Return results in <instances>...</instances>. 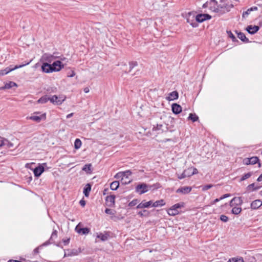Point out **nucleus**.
Returning <instances> with one entry per match:
<instances>
[{
	"mask_svg": "<svg viewBox=\"0 0 262 262\" xmlns=\"http://www.w3.org/2000/svg\"><path fill=\"white\" fill-rule=\"evenodd\" d=\"M57 237V231L56 230H54L53 231V232L51 234L50 239H52L54 238H56Z\"/></svg>",
	"mask_w": 262,
	"mask_h": 262,
	"instance_id": "49",
	"label": "nucleus"
},
{
	"mask_svg": "<svg viewBox=\"0 0 262 262\" xmlns=\"http://www.w3.org/2000/svg\"><path fill=\"white\" fill-rule=\"evenodd\" d=\"M76 231L80 234H87L89 233L90 230L88 228H80L78 224L75 228Z\"/></svg>",
	"mask_w": 262,
	"mask_h": 262,
	"instance_id": "13",
	"label": "nucleus"
},
{
	"mask_svg": "<svg viewBox=\"0 0 262 262\" xmlns=\"http://www.w3.org/2000/svg\"><path fill=\"white\" fill-rule=\"evenodd\" d=\"M262 205V201L260 200H256L251 203V208L253 209H257Z\"/></svg>",
	"mask_w": 262,
	"mask_h": 262,
	"instance_id": "15",
	"label": "nucleus"
},
{
	"mask_svg": "<svg viewBox=\"0 0 262 262\" xmlns=\"http://www.w3.org/2000/svg\"><path fill=\"white\" fill-rule=\"evenodd\" d=\"M28 119L32 120L36 122L39 123L41 120H45L46 119V114H41L39 112H35L30 117H27Z\"/></svg>",
	"mask_w": 262,
	"mask_h": 262,
	"instance_id": "3",
	"label": "nucleus"
},
{
	"mask_svg": "<svg viewBox=\"0 0 262 262\" xmlns=\"http://www.w3.org/2000/svg\"><path fill=\"white\" fill-rule=\"evenodd\" d=\"M119 186V183L118 181H114L111 184L110 188L113 190H116Z\"/></svg>",
	"mask_w": 262,
	"mask_h": 262,
	"instance_id": "28",
	"label": "nucleus"
},
{
	"mask_svg": "<svg viewBox=\"0 0 262 262\" xmlns=\"http://www.w3.org/2000/svg\"><path fill=\"white\" fill-rule=\"evenodd\" d=\"M212 187H213V185H212V184L205 185V186H203L202 190L206 191V190L212 188Z\"/></svg>",
	"mask_w": 262,
	"mask_h": 262,
	"instance_id": "48",
	"label": "nucleus"
},
{
	"mask_svg": "<svg viewBox=\"0 0 262 262\" xmlns=\"http://www.w3.org/2000/svg\"><path fill=\"white\" fill-rule=\"evenodd\" d=\"M44 171V167L42 166L39 165L34 169V176L36 177H39L41 173Z\"/></svg>",
	"mask_w": 262,
	"mask_h": 262,
	"instance_id": "18",
	"label": "nucleus"
},
{
	"mask_svg": "<svg viewBox=\"0 0 262 262\" xmlns=\"http://www.w3.org/2000/svg\"><path fill=\"white\" fill-rule=\"evenodd\" d=\"M184 207V203L181 202L172 205L169 209L167 210V213L170 216H174L179 213L178 209Z\"/></svg>",
	"mask_w": 262,
	"mask_h": 262,
	"instance_id": "2",
	"label": "nucleus"
},
{
	"mask_svg": "<svg viewBox=\"0 0 262 262\" xmlns=\"http://www.w3.org/2000/svg\"><path fill=\"white\" fill-rule=\"evenodd\" d=\"M75 75V73L73 71H71V73L68 75V77H73Z\"/></svg>",
	"mask_w": 262,
	"mask_h": 262,
	"instance_id": "55",
	"label": "nucleus"
},
{
	"mask_svg": "<svg viewBox=\"0 0 262 262\" xmlns=\"http://www.w3.org/2000/svg\"><path fill=\"white\" fill-rule=\"evenodd\" d=\"M4 144L3 146H6L8 148L12 147L13 146V143L9 142L8 140L4 139Z\"/></svg>",
	"mask_w": 262,
	"mask_h": 262,
	"instance_id": "38",
	"label": "nucleus"
},
{
	"mask_svg": "<svg viewBox=\"0 0 262 262\" xmlns=\"http://www.w3.org/2000/svg\"><path fill=\"white\" fill-rule=\"evenodd\" d=\"M216 4V2L215 0H210L204 4L202 7L203 8H209L210 10H212V5H215Z\"/></svg>",
	"mask_w": 262,
	"mask_h": 262,
	"instance_id": "21",
	"label": "nucleus"
},
{
	"mask_svg": "<svg viewBox=\"0 0 262 262\" xmlns=\"http://www.w3.org/2000/svg\"><path fill=\"white\" fill-rule=\"evenodd\" d=\"M258 158L257 157H253L250 158V164L254 165L258 162Z\"/></svg>",
	"mask_w": 262,
	"mask_h": 262,
	"instance_id": "36",
	"label": "nucleus"
},
{
	"mask_svg": "<svg viewBox=\"0 0 262 262\" xmlns=\"http://www.w3.org/2000/svg\"><path fill=\"white\" fill-rule=\"evenodd\" d=\"M192 190L191 187L190 186H184L178 188L176 190V192L178 193H182L183 194H188Z\"/></svg>",
	"mask_w": 262,
	"mask_h": 262,
	"instance_id": "8",
	"label": "nucleus"
},
{
	"mask_svg": "<svg viewBox=\"0 0 262 262\" xmlns=\"http://www.w3.org/2000/svg\"><path fill=\"white\" fill-rule=\"evenodd\" d=\"M188 171L189 170H187L186 169L185 170L184 172L180 176L178 177V178L179 179H182L183 178L187 177V176H188V174H186V172Z\"/></svg>",
	"mask_w": 262,
	"mask_h": 262,
	"instance_id": "43",
	"label": "nucleus"
},
{
	"mask_svg": "<svg viewBox=\"0 0 262 262\" xmlns=\"http://www.w3.org/2000/svg\"><path fill=\"white\" fill-rule=\"evenodd\" d=\"M31 60H30L29 62H26L23 64L15 66L14 67H11V66H10L9 67L5 68V69L1 70H0V76L5 75L14 70L22 68L26 65H28L31 62Z\"/></svg>",
	"mask_w": 262,
	"mask_h": 262,
	"instance_id": "4",
	"label": "nucleus"
},
{
	"mask_svg": "<svg viewBox=\"0 0 262 262\" xmlns=\"http://www.w3.org/2000/svg\"><path fill=\"white\" fill-rule=\"evenodd\" d=\"M138 214L141 217L148 216L149 215V212L146 210H143V211L139 212Z\"/></svg>",
	"mask_w": 262,
	"mask_h": 262,
	"instance_id": "32",
	"label": "nucleus"
},
{
	"mask_svg": "<svg viewBox=\"0 0 262 262\" xmlns=\"http://www.w3.org/2000/svg\"><path fill=\"white\" fill-rule=\"evenodd\" d=\"M51 65L54 72H58L64 68V64L60 60L54 61Z\"/></svg>",
	"mask_w": 262,
	"mask_h": 262,
	"instance_id": "7",
	"label": "nucleus"
},
{
	"mask_svg": "<svg viewBox=\"0 0 262 262\" xmlns=\"http://www.w3.org/2000/svg\"><path fill=\"white\" fill-rule=\"evenodd\" d=\"M115 178L116 179H119V178H122V181H123V180H124V177H123V175L122 172H120L117 173L115 176Z\"/></svg>",
	"mask_w": 262,
	"mask_h": 262,
	"instance_id": "45",
	"label": "nucleus"
},
{
	"mask_svg": "<svg viewBox=\"0 0 262 262\" xmlns=\"http://www.w3.org/2000/svg\"><path fill=\"white\" fill-rule=\"evenodd\" d=\"M219 201H220L219 199H216L212 202H211V205L214 204H215L216 203H217V202H218Z\"/></svg>",
	"mask_w": 262,
	"mask_h": 262,
	"instance_id": "57",
	"label": "nucleus"
},
{
	"mask_svg": "<svg viewBox=\"0 0 262 262\" xmlns=\"http://www.w3.org/2000/svg\"><path fill=\"white\" fill-rule=\"evenodd\" d=\"M188 119L191 120L193 122H195L199 119V117L195 114L191 113L189 114Z\"/></svg>",
	"mask_w": 262,
	"mask_h": 262,
	"instance_id": "34",
	"label": "nucleus"
},
{
	"mask_svg": "<svg viewBox=\"0 0 262 262\" xmlns=\"http://www.w3.org/2000/svg\"><path fill=\"white\" fill-rule=\"evenodd\" d=\"M244 163L246 165L250 164V158H246L244 160Z\"/></svg>",
	"mask_w": 262,
	"mask_h": 262,
	"instance_id": "53",
	"label": "nucleus"
},
{
	"mask_svg": "<svg viewBox=\"0 0 262 262\" xmlns=\"http://www.w3.org/2000/svg\"><path fill=\"white\" fill-rule=\"evenodd\" d=\"M187 170H189L188 172L191 171L190 174H195L198 173V170L196 168L190 167L186 169Z\"/></svg>",
	"mask_w": 262,
	"mask_h": 262,
	"instance_id": "40",
	"label": "nucleus"
},
{
	"mask_svg": "<svg viewBox=\"0 0 262 262\" xmlns=\"http://www.w3.org/2000/svg\"><path fill=\"white\" fill-rule=\"evenodd\" d=\"M230 196V194L227 193V194H225L222 195L221 197H220L219 198V200H220V201H221V200H223L224 199L227 198H228V197H229Z\"/></svg>",
	"mask_w": 262,
	"mask_h": 262,
	"instance_id": "51",
	"label": "nucleus"
},
{
	"mask_svg": "<svg viewBox=\"0 0 262 262\" xmlns=\"http://www.w3.org/2000/svg\"><path fill=\"white\" fill-rule=\"evenodd\" d=\"M257 181L258 182H260L262 181V174L257 178Z\"/></svg>",
	"mask_w": 262,
	"mask_h": 262,
	"instance_id": "59",
	"label": "nucleus"
},
{
	"mask_svg": "<svg viewBox=\"0 0 262 262\" xmlns=\"http://www.w3.org/2000/svg\"><path fill=\"white\" fill-rule=\"evenodd\" d=\"M9 262H21L19 260H9Z\"/></svg>",
	"mask_w": 262,
	"mask_h": 262,
	"instance_id": "63",
	"label": "nucleus"
},
{
	"mask_svg": "<svg viewBox=\"0 0 262 262\" xmlns=\"http://www.w3.org/2000/svg\"><path fill=\"white\" fill-rule=\"evenodd\" d=\"M257 9H258V8L256 6L252 7L248 9L246 11L243 12V17H247L248 16V15L250 13V12H251V11H256V10H257Z\"/></svg>",
	"mask_w": 262,
	"mask_h": 262,
	"instance_id": "23",
	"label": "nucleus"
},
{
	"mask_svg": "<svg viewBox=\"0 0 262 262\" xmlns=\"http://www.w3.org/2000/svg\"><path fill=\"white\" fill-rule=\"evenodd\" d=\"M251 172H248L247 173L245 174L241 178V181H244V180L248 179L249 178H250L251 177Z\"/></svg>",
	"mask_w": 262,
	"mask_h": 262,
	"instance_id": "42",
	"label": "nucleus"
},
{
	"mask_svg": "<svg viewBox=\"0 0 262 262\" xmlns=\"http://www.w3.org/2000/svg\"><path fill=\"white\" fill-rule=\"evenodd\" d=\"M42 58L44 60L48 62L49 63L52 62L53 60L58 58V57L54 55H51L49 54H45L42 56Z\"/></svg>",
	"mask_w": 262,
	"mask_h": 262,
	"instance_id": "12",
	"label": "nucleus"
},
{
	"mask_svg": "<svg viewBox=\"0 0 262 262\" xmlns=\"http://www.w3.org/2000/svg\"><path fill=\"white\" fill-rule=\"evenodd\" d=\"M237 37L243 41L245 42H248L249 41V39L246 37L244 33L242 32L237 33Z\"/></svg>",
	"mask_w": 262,
	"mask_h": 262,
	"instance_id": "25",
	"label": "nucleus"
},
{
	"mask_svg": "<svg viewBox=\"0 0 262 262\" xmlns=\"http://www.w3.org/2000/svg\"><path fill=\"white\" fill-rule=\"evenodd\" d=\"M260 187H255L254 183L249 185L246 189L248 191H253L258 189Z\"/></svg>",
	"mask_w": 262,
	"mask_h": 262,
	"instance_id": "26",
	"label": "nucleus"
},
{
	"mask_svg": "<svg viewBox=\"0 0 262 262\" xmlns=\"http://www.w3.org/2000/svg\"><path fill=\"white\" fill-rule=\"evenodd\" d=\"M122 183L125 184H128V183H130V180H129V181H127V182L126 181H125L124 182H123V181H122Z\"/></svg>",
	"mask_w": 262,
	"mask_h": 262,
	"instance_id": "62",
	"label": "nucleus"
},
{
	"mask_svg": "<svg viewBox=\"0 0 262 262\" xmlns=\"http://www.w3.org/2000/svg\"><path fill=\"white\" fill-rule=\"evenodd\" d=\"M178 93L177 91H173L169 94L168 96L166 97L167 100L172 101L178 99Z\"/></svg>",
	"mask_w": 262,
	"mask_h": 262,
	"instance_id": "20",
	"label": "nucleus"
},
{
	"mask_svg": "<svg viewBox=\"0 0 262 262\" xmlns=\"http://www.w3.org/2000/svg\"><path fill=\"white\" fill-rule=\"evenodd\" d=\"M162 124H157L156 126L154 125L152 128V130L154 131H158V130H162L163 127Z\"/></svg>",
	"mask_w": 262,
	"mask_h": 262,
	"instance_id": "39",
	"label": "nucleus"
},
{
	"mask_svg": "<svg viewBox=\"0 0 262 262\" xmlns=\"http://www.w3.org/2000/svg\"><path fill=\"white\" fill-rule=\"evenodd\" d=\"M73 116V113H71V114H68L67 116V118H70L71 117H72V116Z\"/></svg>",
	"mask_w": 262,
	"mask_h": 262,
	"instance_id": "61",
	"label": "nucleus"
},
{
	"mask_svg": "<svg viewBox=\"0 0 262 262\" xmlns=\"http://www.w3.org/2000/svg\"><path fill=\"white\" fill-rule=\"evenodd\" d=\"M109 234L107 233L103 234L102 233H97V237L100 238L102 241H106L108 239Z\"/></svg>",
	"mask_w": 262,
	"mask_h": 262,
	"instance_id": "22",
	"label": "nucleus"
},
{
	"mask_svg": "<svg viewBox=\"0 0 262 262\" xmlns=\"http://www.w3.org/2000/svg\"><path fill=\"white\" fill-rule=\"evenodd\" d=\"M233 7L232 5L221 4L215 7L212 5V11L215 13H225L230 11V9Z\"/></svg>",
	"mask_w": 262,
	"mask_h": 262,
	"instance_id": "1",
	"label": "nucleus"
},
{
	"mask_svg": "<svg viewBox=\"0 0 262 262\" xmlns=\"http://www.w3.org/2000/svg\"><path fill=\"white\" fill-rule=\"evenodd\" d=\"M34 252L35 253H39V248H36L34 250Z\"/></svg>",
	"mask_w": 262,
	"mask_h": 262,
	"instance_id": "60",
	"label": "nucleus"
},
{
	"mask_svg": "<svg viewBox=\"0 0 262 262\" xmlns=\"http://www.w3.org/2000/svg\"><path fill=\"white\" fill-rule=\"evenodd\" d=\"M220 220L223 222H228L229 219L228 217L225 215H221L220 216Z\"/></svg>",
	"mask_w": 262,
	"mask_h": 262,
	"instance_id": "46",
	"label": "nucleus"
},
{
	"mask_svg": "<svg viewBox=\"0 0 262 262\" xmlns=\"http://www.w3.org/2000/svg\"><path fill=\"white\" fill-rule=\"evenodd\" d=\"M4 144V138L0 137V147L3 146Z\"/></svg>",
	"mask_w": 262,
	"mask_h": 262,
	"instance_id": "54",
	"label": "nucleus"
},
{
	"mask_svg": "<svg viewBox=\"0 0 262 262\" xmlns=\"http://www.w3.org/2000/svg\"><path fill=\"white\" fill-rule=\"evenodd\" d=\"M243 203V200L241 197H234L231 200L230 202V206L231 207H233L234 205L239 206L241 205Z\"/></svg>",
	"mask_w": 262,
	"mask_h": 262,
	"instance_id": "11",
	"label": "nucleus"
},
{
	"mask_svg": "<svg viewBox=\"0 0 262 262\" xmlns=\"http://www.w3.org/2000/svg\"><path fill=\"white\" fill-rule=\"evenodd\" d=\"M259 27L258 26L252 25L248 26L246 28V30L249 34H254L256 33L259 30Z\"/></svg>",
	"mask_w": 262,
	"mask_h": 262,
	"instance_id": "14",
	"label": "nucleus"
},
{
	"mask_svg": "<svg viewBox=\"0 0 262 262\" xmlns=\"http://www.w3.org/2000/svg\"><path fill=\"white\" fill-rule=\"evenodd\" d=\"M172 111L175 114H178L182 111V107L180 105L174 103L171 106Z\"/></svg>",
	"mask_w": 262,
	"mask_h": 262,
	"instance_id": "19",
	"label": "nucleus"
},
{
	"mask_svg": "<svg viewBox=\"0 0 262 262\" xmlns=\"http://www.w3.org/2000/svg\"><path fill=\"white\" fill-rule=\"evenodd\" d=\"M42 71L46 73H52L53 71L52 65L48 62L43 63L41 66Z\"/></svg>",
	"mask_w": 262,
	"mask_h": 262,
	"instance_id": "10",
	"label": "nucleus"
},
{
	"mask_svg": "<svg viewBox=\"0 0 262 262\" xmlns=\"http://www.w3.org/2000/svg\"><path fill=\"white\" fill-rule=\"evenodd\" d=\"M81 142L80 139H76L74 142V146L76 149H78L81 147Z\"/></svg>",
	"mask_w": 262,
	"mask_h": 262,
	"instance_id": "35",
	"label": "nucleus"
},
{
	"mask_svg": "<svg viewBox=\"0 0 262 262\" xmlns=\"http://www.w3.org/2000/svg\"><path fill=\"white\" fill-rule=\"evenodd\" d=\"M229 36L232 39L233 41H234V40L236 39L235 37L234 36V35L232 33L231 31L227 32Z\"/></svg>",
	"mask_w": 262,
	"mask_h": 262,
	"instance_id": "50",
	"label": "nucleus"
},
{
	"mask_svg": "<svg viewBox=\"0 0 262 262\" xmlns=\"http://www.w3.org/2000/svg\"><path fill=\"white\" fill-rule=\"evenodd\" d=\"M152 201H149L148 202H146L145 201H143L139 204H138L137 206V208H148L150 205H152Z\"/></svg>",
	"mask_w": 262,
	"mask_h": 262,
	"instance_id": "17",
	"label": "nucleus"
},
{
	"mask_svg": "<svg viewBox=\"0 0 262 262\" xmlns=\"http://www.w3.org/2000/svg\"><path fill=\"white\" fill-rule=\"evenodd\" d=\"M91 190V186L90 184H87L86 187L84 188L83 193L86 196H88L89 194V192Z\"/></svg>",
	"mask_w": 262,
	"mask_h": 262,
	"instance_id": "31",
	"label": "nucleus"
},
{
	"mask_svg": "<svg viewBox=\"0 0 262 262\" xmlns=\"http://www.w3.org/2000/svg\"><path fill=\"white\" fill-rule=\"evenodd\" d=\"M242 211V208L238 206L233 207L232 209V213L234 214L237 215Z\"/></svg>",
	"mask_w": 262,
	"mask_h": 262,
	"instance_id": "29",
	"label": "nucleus"
},
{
	"mask_svg": "<svg viewBox=\"0 0 262 262\" xmlns=\"http://www.w3.org/2000/svg\"><path fill=\"white\" fill-rule=\"evenodd\" d=\"M124 178H128V176L132 174V172L130 170H126L122 172Z\"/></svg>",
	"mask_w": 262,
	"mask_h": 262,
	"instance_id": "47",
	"label": "nucleus"
},
{
	"mask_svg": "<svg viewBox=\"0 0 262 262\" xmlns=\"http://www.w3.org/2000/svg\"><path fill=\"white\" fill-rule=\"evenodd\" d=\"M84 92L85 93H87L88 92H89L90 91V90H89V88H88V87H86L83 90Z\"/></svg>",
	"mask_w": 262,
	"mask_h": 262,
	"instance_id": "58",
	"label": "nucleus"
},
{
	"mask_svg": "<svg viewBox=\"0 0 262 262\" xmlns=\"http://www.w3.org/2000/svg\"><path fill=\"white\" fill-rule=\"evenodd\" d=\"M228 262H245L242 257L233 258L228 260Z\"/></svg>",
	"mask_w": 262,
	"mask_h": 262,
	"instance_id": "37",
	"label": "nucleus"
},
{
	"mask_svg": "<svg viewBox=\"0 0 262 262\" xmlns=\"http://www.w3.org/2000/svg\"><path fill=\"white\" fill-rule=\"evenodd\" d=\"M191 171H189V172H186V174H188V176H187V177H189L191 176H192V174H190V173H191Z\"/></svg>",
	"mask_w": 262,
	"mask_h": 262,
	"instance_id": "64",
	"label": "nucleus"
},
{
	"mask_svg": "<svg viewBox=\"0 0 262 262\" xmlns=\"http://www.w3.org/2000/svg\"><path fill=\"white\" fill-rule=\"evenodd\" d=\"M91 164H85L82 168V170L87 173H90L91 171Z\"/></svg>",
	"mask_w": 262,
	"mask_h": 262,
	"instance_id": "33",
	"label": "nucleus"
},
{
	"mask_svg": "<svg viewBox=\"0 0 262 262\" xmlns=\"http://www.w3.org/2000/svg\"><path fill=\"white\" fill-rule=\"evenodd\" d=\"M211 16L207 14H198L196 16V20L199 23H202L204 20L210 19Z\"/></svg>",
	"mask_w": 262,
	"mask_h": 262,
	"instance_id": "9",
	"label": "nucleus"
},
{
	"mask_svg": "<svg viewBox=\"0 0 262 262\" xmlns=\"http://www.w3.org/2000/svg\"><path fill=\"white\" fill-rule=\"evenodd\" d=\"M49 100L50 101V97L48 96L47 95H46L38 99V102L39 103H45L47 102Z\"/></svg>",
	"mask_w": 262,
	"mask_h": 262,
	"instance_id": "27",
	"label": "nucleus"
},
{
	"mask_svg": "<svg viewBox=\"0 0 262 262\" xmlns=\"http://www.w3.org/2000/svg\"><path fill=\"white\" fill-rule=\"evenodd\" d=\"M66 99L65 97L59 96L54 95L52 97H50V101L51 103L56 105H60Z\"/></svg>",
	"mask_w": 262,
	"mask_h": 262,
	"instance_id": "6",
	"label": "nucleus"
},
{
	"mask_svg": "<svg viewBox=\"0 0 262 262\" xmlns=\"http://www.w3.org/2000/svg\"><path fill=\"white\" fill-rule=\"evenodd\" d=\"M105 200L108 203V205L109 206H114L115 203V195H111L110 196H107L106 197Z\"/></svg>",
	"mask_w": 262,
	"mask_h": 262,
	"instance_id": "16",
	"label": "nucleus"
},
{
	"mask_svg": "<svg viewBox=\"0 0 262 262\" xmlns=\"http://www.w3.org/2000/svg\"><path fill=\"white\" fill-rule=\"evenodd\" d=\"M151 188V186L148 185L145 183H141L136 187V191L140 194H142L147 192Z\"/></svg>",
	"mask_w": 262,
	"mask_h": 262,
	"instance_id": "5",
	"label": "nucleus"
},
{
	"mask_svg": "<svg viewBox=\"0 0 262 262\" xmlns=\"http://www.w3.org/2000/svg\"><path fill=\"white\" fill-rule=\"evenodd\" d=\"M138 202H139V201L137 199H135V200H133L132 201H131L128 204V206L130 207L135 206L138 203Z\"/></svg>",
	"mask_w": 262,
	"mask_h": 262,
	"instance_id": "44",
	"label": "nucleus"
},
{
	"mask_svg": "<svg viewBox=\"0 0 262 262\" xmlns=\"http://www.w3.org/2000/svg\"><path fill=\"white\" fill-rule=\"evenodd\" d=\"M17 84L14 82L10 81L8 83H7L5 84L4 88L6 89H10L13 86H16Z\"/></svg>",
	"mask_w": 262,
	"mask_h": 262,
	"instance_id": "30",
	"label": "nucleus"
},
{
	"mask_svg": "<svg viewBox=\"0 0 262 262\" xmlns=\"http://www.w3.org/2000/svg\"><path fill=\"white\" fill-rule=\"evenodd\" d=\"M105 212L108 214H114L112 210L110 209L106 208L105 210Z\"/></svg>",
	"mask_w": 262,
	"mask_h": 262,
	"instance_id": "52",
	"label": "nucleus"
},
{
	"mask_svg": "<svg viewBox=\"0 0 262 262\" xmlns=\"http://www.w3.org/2000/svg\"><path fill=\"white\" fill-rule=\"evenodd\" d=\"M129 71L130 72L135 67L138 66V63L137 61H132L130 62L129 63Z\"/></svg>",
	"mask_w": 262,
	"mask_h": 262,
	"instance_id": "41",
	"label": "nucleus"
},
{
	"mask_svg": "<svg viewBox=\"0 0 262 262\" xmlns=\"http://www.w3.org/2000/svg\"><path fill=\"white\" fill-rule=\"evenodd\" d=\"M79 203H80V205L83 207L85 205V202L83 200H80Z\"/></svg>",
	"mask_w": 262,
	"mask_h": 262,
	"instance_id": "56",
	"label": "nucleus"
},
{
	"mask_svg": "<svg viewBox=\"0 0 262 262\" xmlns=\"http://www.w3.org/2000/svg\"><path fill=\"white\" fill-rule=\"evenodd\" d=\"M165 204L164 201L163 199L158 200L154 203H152V206L154 207H161Z\"/></svg>",
	"mask_w": 262,
	"mask_h": 262,
	"instance_id": "24",
	"label": "nucleus"
}]
</instances>
